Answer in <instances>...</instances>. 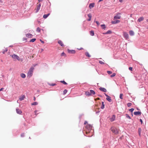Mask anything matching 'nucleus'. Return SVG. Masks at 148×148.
<instances>
[{
    "mask_svg": "<svg viewBox=\"0 0 148 148\" xmlns=\"http://www.w3.org/2000/svg\"><path fill=\"white\" fill-rule=\"evenodd\" d=\"M86 128L87 129L86 133L87 135L86 136L88 137L92 136V133H90V134L88 135L89 133H90V131H91V130L92 128V126L90 125H88L86 126Z\"/></svg>",
    "mask_w": 148,
    "mask_h": 148,
    "instance_id": "f257e3e1",
    "label": "nucleus"
},
{
    "mask_svg": "<svg viewBox=\"0 0 148 148\" xmlns=\"http://www.w3.org/2000/svg\"><path fill=\"white\" fill-rule=\"evenodd\" d=\"M111 131L115 134H117L119 132V130L116 127L112 126L110 129Z\"/></svg>",
    "mask_w": 148,
    "mask_h": 148,
    "instance_id": "f03ea898",
    "label": "nucleus"
},
{
    "mask_svg": "<svg viewBox=\"0 0 148 148\" xmlns=\"http://www.w3.org/2000/svg\"><path fill=\"white\" fill-rule=\"evenodd\" d=\"M34 68L33 67H31L29 69L27 72V76L29 77H31L33 75V70Z\"/></svg>",
    "mask_w": 148,
    "mask_h": 148,
    "instance_id": "7ed1b4c3",
    "label": "nucleus"
},
{
    "mask_svg": "<svg viewBox=\"0 0 148 148\" xmlns=\"http://www.w3.org/2000/svg\"><path fill=\"white\" fill-rule=\"evenodd\" d=\"M12 58L14 60L17 59L18 60H19L20 58L18 56L15 54H13L11 56Z\"/></svg>",
    "mask_w": 148,
    "mask_h": 148,
    "instance_id": "20e7f679",
    "label": "nucleus"
},
{
    "mask_svg": "<svg viewBox=\"0 0 148 148\" xmlns=\"http://www.w3.org/2000/svg\"><path fill=\"white\" fill-rule=\"evenodd\" d=\"M123 36L126 39H127L129 38L128 34L126 32H123Z\"/></svg>",
    "mask_w": 148,
    "mask_h": 148,
    "instance_id": "39448f33",
    "label": "nucleus"
},
{
    "mask_svg": "<svg viewBox=\"0 0 148 148\" xmlns=\"http://www.w3.org/2000/svg\"><path fill=\"white\" fill-rule=\"evenodd\" d=\"M90 92L88 91L85 92V95L86 96H89L92 93V90H90Z\"/></svg>",
    "mask_w": 148,
    "mask_h": 148,
    "instance_id": "423d86ee",
    "label": "nucleus"
},
{
    "mask_svg": "<svg viewBox=\"0 0 148 148\" xmlns=\"http://www.w3.org/2000/svg\"><path fill=\"white\" fill-rule=\"evenodd\" d=\"M120 14L118 13L117 14V15L114 17V19H119L121 18V16L119 15Z\"/></svg>",
    "mask_w": 148,
    "mask_h": 148,
    "instance_id": "0eeeda50",
    "label": "nucleus"
},
{
    "mask_svg": "<svg viewBox=\"0 0 148 148\" xmlns=\"http://www.w3.org/2000/svg\"><path fill=\"white\" fill-rule=\"evenodd\" d=\"M68 52L69 53H71L73 54L75 53V51L74 50H70L68 49Z\"/></svg>",
    "mask_w": 148,
    "mask_h": 148,
    "instance_id": "6e6552de",
    "label": "nucleus"
},
{
    "mask_svg": "<svg viewBox=\"0 0 148 148\" xmlns=\"http://www.w3.org/2000/svg\"><path fill=\"white\" fill-rule=\"evenodd\" d=\"M25 98V95H23L19 97V99L20 101H22Z\"/></svg>",
    "mask_w": 148,
    "mask_h": 148,
    "instance_id": "1a4fd4ad",
    "label": "nucleus"
},
{
    "mask_svg": "<svg viewBox=\"0 0 148 148\" xmlns=\"http://www.w3.org/2000/svg\"><path fill=\"white\" fill-rule=\"evenodd\" d=\"M26 36L28 38H31L33 36V35L31 34H27L26 35Z\"/></svg>",
    "mask_w": 148,
    "mask_h": 148,
    "instance_id": "9d476101",
    "label": "nucleus"
},
{
    "mask_svg": "<svg viewBox=\"0 0 148 148\" xmlns=\"http://www.w3.org/2000/svg\"><path fill=\"white\" fill-rule=\"evenodd\" d=\"M16 110L17 113L18 114H21L22 112V111L18 108H16Z\"/></svg>",
    "mask_w": 148,
    "mask_h": 148,
    "instance_id": "9b49d317",
    "label": "nucleus"
},
{
    "mask_svg": "<svg viewBox=\"0 0 148 148\" xmlns=\"http://www.w3.org/2000/svg\"><path fill=\"white\" fill-rule=\"evenodd\" d=\"M134 114L135 115H140L141 114V112H140L138 111L134 112Z\"/></svg>",
    "mask_w": 148,
    "mask_h": 148,
    "instance_id": "f8f14e48",
    "label": "nucleus"
},
{
    "mask_svg": "<svg viewBox=\"0 0 148 148\" xmlns=\"http://www.w3.org/2000/svg\"><path fill=\"white\" fill-rule=\"evenodd\" d=\"M115 119V116L114 115H113L112 117L110 118V121L111 122L114 121Z\"/></svg>",
    "mask_w": 148,
    "mask_h": 148,
    "instance_id": "ddd939ff",
    "label": "nucleus"
},
{
    "mask_svg": "<svg viewBox=\"0 0 148 148\" xmlns=\"http://www.w3.org/2000/svg\"><path fill=\"white\" fill-rule=\"evenodd\" d=\"M58 43L61 46L64 47V45L63 44L62 41H61L60 40H59L58 42Z\"/></svg>",
    "mask_w": 148,
    "mask_h": 148,
    "instance_id": "4468645a",
    "label": "nucleus"
},
{
    "mask_svg": "<svg viewBox=\"0 0 148 148\" xmlns=\"http://www.w3.org/2000/svg\"><path fill=\"white\" fill-rule=\"evenodd\" d=\"M99 89L100 90L104 92H107L105 88H99Z\"/></svg>",
    "mask_w": 148,
    "mask_h": 148,
    "instance_id": "2eb2a0df",
    "label": "nucleus"
},
{
    "mask_svg": "<svg viewBox=\"0 0 148 148\" xmlns=\"http://www.w3.org/2000/svg\"><path fill=\"white\" fill-rule=\"evenodd\" d=\"M50 14V13H49L47 14H44L43 16V18L45 19Z\"/></svg>",
    "mask_w": 148,
    "mask_h": 148,
    "instance_id": "dca6fc26",
    "label": "nucleus"
},
{
    "mask_svg": "<svg viewBox=\"0 0 148 148\" xmlns=\"http://www.w3.org/2000/svg\"><path fill=\"white\" fill-rule=\"evenodd\" d=\"M144 18L143 17H140L138 20V22H141V21H143L144 20Z\"/></svg>",
    "mask_w": 148,
    "mask_h": 148,
    "instance_id": "f3484780",
    "label": "nucleus"
},
{
    "mask_svg": "<svg viewBox=\"0 0 148 148\" xmlns=\"http://www.w3.org/2000/svg\"><path fill=\"white\" fill-rule=\"evenodd\" d=\"M120 21L119 20H116V21H112L111 23L112 24H115L119 23Z\"/></svg>",
    "mask_w": 148,
    "mask_h": 148,
    "instance_id": "a211bd4d",
    "label": "nucleus"
},
{
    "mask_svg": "<svg viewBox=\"0 0 148 148\" xmlns=\"http://www.w3.org/2000/svg\"><path fill=\"white\" fill-rule=\"evenodd\" d=\"M106 99L110 102H111L112 101L111 97L110 96L107 97Z\"/></svg>",
    "mask_w": 148,
    "mask_h": 148,
    "instance_id": "6ab92c4d",
    "label": "nucleus"
},
{
    "mask_svg": "<svg viewBox=\"0 0 148 148\" xmlns=\"http://www.w3.org/2000/svg\"><path fill=\"white\" fill-rule=\"evenodd\" d=\"M129 34L131 36H133L134 34V33L132 31H130L129 32Z\"/></svg>",
    "mask_w": 148,
    "mask_h": 148,
    "instance_id": "aec40b11",
    "label": "nucleus"
},
{
    "mask_svg": "<svg viewBox=\"0 0 148 148\" xmlns=\"http://www.w3.org/2000/svg\"><path fill=\"white\" fill-rule=\"evenodd\" d=\"M21 76L23 78H25L26 77L25 74L23 73L21 74Z\"/></svg>",
    "mask_w": 148,
    "mask_h": 148,
    "instance_id": "412c9836",
    "label": "nucleus"
},
{
    "mask_svg": "<svg viewBox=\"0 0 148 148\" xmlns=\"http://www.w3.org/2000/svg\"><path fill=\"white\" fill-rule=\"evenodd\" d=\"M85 54L86 56L88 57H90L91 56L89 53L87 52L85 53Z\"/></svg>",
    "mask_w": 148,
    "mask_h": 148,
    "instance_id": "4be33fe9",
    "label": "nucleus"
},
{
    "mask_svg": "<svg viewBox=\"0 0 148 148\" xmlns=\"http://www.w3.org/2000/svg\"><path fill=\"white\" fill-rule=\"evenodd\" d=\"M141 130H141V128H138V132L139 135L140 136V134H141Z\"/></svg>",
    "mask_w": 148,
    "mask_h": 148,
    "instance_id": "5701e85b",
    "label": "nucleus"
},
{
    "mask_svg": "<svg viewBox=\"0 0 148 148\" xmlns=\"http://www.w3.org/2000/svg\"><path fill=\"white\" fill-rule=\"evenodd\" d=\"M101 28H102V29H105L106 27L105 25L104 24L101 25Z\"/></svg>",
    "mask_w": 148,
    "mask_h": 148,
    "instance_id": "b1692460",
    "label": "nucleus"
},
{
    "mask_svg": "<svg viewBox=\"0 0 148 148\" xmlns=\"http://www.w3.org/2000/svg\"><path fill=\"white\" fill-rule=\"evenodd\" d=\"M101 108L102 109H103L104 108V104L103 102H102V106Z\"/></svg>",
    "mask_w": 148,
    "mask_h": 148,
    "instance_id": "393cba45",
    "label": "nucleus"
},
{
    "mask_svg": "<svg viewBox=\"0 0 148 148\" xmlns=\"http://www.w3.org/2000/svg\"><path fill=\"white\" fill-rule=\"evenodd\" d=\"M38 103L37 102H33L32 103V105L35 106V105H38Z\"/></svg>",
    "mask_w": 148,
    "mask_h": 148,
    "instance_id": "a878e982",
    "label": "nucleus"
},
{
    "mask_svg": "<svg viewBox=\"0 0 148 148\" xmlns=\"http://www.w3.org/2000/svg\"><path fill=\"white\" fill-rule=\"evenodd\" d=\"M40 7L37 6L36 9V13H37L38 12V11H39L40 9Z\"/></svg>",
    "mask_w": 148,
    "mask_h": 148,
    "instance_id": "bb28decb",
    "label": "nucleus"
},
{
    "mask_svg": "<svg viewBox=\"0 0 148 148\" xmlns=\"http://www.w3.org/2000/svg\"><path fill=\"white\" fill-rule=\"evenodd\" d=\"M36 40V38H33V39H32L31 40H30L29 42H34Z\"/></svg>",
    "mask_w": 148,
    "mask_h": 148,
    "instance_id": "cd10ccee",
    "label": "nucleus"
},
{
    "mask_svg": "<svg viewBox=\"0 0 148 148\" xmlns=\"http://www.w3.org/2000/svg\"><path fill=\"white\" fill-rule=\"evenodd\" d=\"M36 31L37 32H40V29L39 27H38L37 28Z\"/></svg>",
    "mask_w": 148,
    "mask_h": 148,
    "instance_id": "c85d7f7f",
    "label": "nucleus"
},
{
    "mask_svg": "<svg viewBox=\"0 0 148 148\" xmlns=\"http://www.w3.org/2000/svg\"><path fill=\"white\" fill-rule=\"evenodd\" d=\"M111 32L110 30L104 33V34H108L111 33Z\"/></svg>",
    "mask_w": 148,
    "mask_h": 148,
    "instance_id": "c756f323",
    "label": "nucleus"
},
{
    "mask_svg": "<svg viewBox=\"0 0 148 148\" xmlns=\"http://www.w3.org/2000/svg\"><path fill=\"white\" fill-rule=\"evenodd\" d=\"M123 94L121 93L120 94L119 97L121 99H123Z\"/></svg>",
    "mask_w": 148,
    "mask_h": 148,
    "instance_id": "7c9ffc66",
    "label": "nucleus"
},
{
    "mask_svg": "<svg viewBox=\"0 0 148 148\" xmlns=\"http://www.w3.org/2000/svg\"><path fill=\"white\" fill-rule=\"evenodd\" d=\"M49 85L51 86H54L56 85V84H49Z\"/></svg>",
    "mask_w": 148,
    "mask_h": 148,
    "instance_id": "2f4dec72",
    "label": "nucleus"
},
{
    "mask_svg": "<svg viewBox=\"0 0 148 148\" xmlns=\"http://www.w3.org/2000/svg\"><path fill=\"white\" fill-rule=\"evenodd\" d=\"M61 83H63L64 84H65V85H66L67 84L66 82H65L64 81H61L60 82Z\"/></svg>",
    "mask_w": 148,
    "mask_h": 148,
    "instance_id": "473e14b6",
    "label": "nucleus"
},
{
    "mask_svg": "<svg viewBox=\"0 0 148 148\" xmlns=\"http://www.w3.org/2000/svg\"><path fill=\"white\" fill-rule=\"evenodd\" d=\"M67 90H66V89L64 90L63 91V94L65 95V94H66V93H67Z\"/></svg>",
    "mask_w": 148,
    "mask_h": 148,
    "instance_id": "72a5a7b5",
    "label": "nucleus"
},
{
    "mask_svg": "<svg viewBox=\"0 0 148 148\" xmlns=\"http://www.w3.org/2000/svg\"><path fill=\"white\" fill-rule=\"evenodd\" d=\"M7 51H8V49H7V48H5V50H4V51H3V53L4 54Z\"/></svg>",
    "mask_w": 148,
    "mask_h": 148,
    "instance_id": "f704fd0d",
    "label": "nucleus"
},
{
    "mask_svg": "<svg viewBox=\"0 0 148 148\" xmlns=\"http://www.w3.org/2000/svg\"><path fill=\"white\" fill-rule=\"evenodd\" d=\"M89 7L90 9H91L92 8V3H91L90 4Z\"/></svg>",
    "mask_w": 148,
    "mask_h": 148,
    "instance_id": "c9c22d12",
    "label": "nucleus"
},
{
    "mask_svg": "<svg viewBox=\"0 0 148 148\" xmlns=\"http://www.w3.org/2000/svg\"><path fill=\"white\" fill-rule=\"evenodd\" d=\"M116 75V74L115 73H113L112 75H110V77H114Z\"/></svg>",
    "mask_w": 148,
    "mask_h": 148,
    "instance_id": "e433bc0d",
    "label": "nucleus"
},
{
    "mask_svg": "<svg viewBox=\"0 0 148 148\" xmlns=\"http://www.w3.org/2000/svg\"><path fill=\"white\" fill-rule=\"evenodd\" d=\"M107 73L109 75H110L112 73V71H107Z\"/></svg>",
    "mask_w": 148,
    "mask_h": 148,
    "instance_id": "4c0bfd02",
    "label": "nucleus"
},
{
    "mask_svg": "<svg viewBox=\"0 0 148 148\" xmlns=\"http://www.w3.org/2000/svg\"><path fill=\"white\" fill-rule=\"evenodd\" d=\"M127 106L128 107H129L130 106L132 105V103H127Z\"/></svg>",
    "mask_w": 148,
    "mask_h": 148,
    "instance_id": "58836bf2",
    "label": "nucleus"
},
{
    "mask_svg": "<svg viewBox=\"0 0 148 148\" xmlns=\"http://www.w3.org/2000/svg\"><path fill=\"white\" fill-rule=\"evenodd\" d=\"M134 110V109L132 108L130 109L129 110L131 112H132Z\"/></svg>",
    "mask_w": 148,
    "mask_h": 148,
    "instance_id": "ea45409f",
    "label": "nucleus"
},
{
    "mask_svg": "<svg viewBox=\"0 0 148 148\" xmlns=\"http://www.w3.org/2000/svg\"><path fill=\"white\" fill-rule=\"evenodd\" d=\"M99 63L101 64H104V62L102 61H99Z\"/></svg>",
    "mask_w": 148,
    "mask_h": 148,
    "instance_id": "a19ab883",
    "label": "nucleus"
},
{
    "mask_svg": "<svg viewBox=\"0 0 148 148\" xmlns=\"http://www.w3.org/2000/svg\"><path fill=\"white\" fill-rule=\"evenodd\" d=\"M126 117L127 118H129V119H130L131 118L127 114H126Z\"/></svg>",
    "mask_w": 148,
    "mask_h": 148,
    "instance_id": "79ce46f5",
    "label": "nucleus"
},
{
    "mask_svg": "<svg viewBox=\"0 0 148 148\" xmlns=\"http://www.w3.org/2000/svg\"><path fill=\"white\" fill-rule=\"evenodd\" d=\"M88 16L89 18H91L92 16L90 14H88Z\"/></svg>",
    "mask_w": 148,
    "mask_h": 148,
    "instance_id": "37998d69",
    "label": "nucleus"
},
{
    "mask_svg": "<svg viewBox=\"0 0 148 148\" xmlns=\"http://www.w3.org/2000/svg\"><path fill=\"white\" fill-rule=\"evenodd\" d=\"M65 55H66L65 54L64 52H62L61 54V56H64V55L65 56Z\"/></svg>",
    "mask_w": 148,
    "mask_h": 148,
    "instance_id": "c03bdc74",
    "label": "nucleus"
},
{
    "mask_svg": "<svg viewBox=\"0 0 148 148\" xmlns=\"http://www.w3.org/2000/svg\"><path fill=\"white\" fill-rule=\"evenodd\" d=\"M24 136V134L23 133L21 134V136L22 137H23Z\"/></svg>",
    "mask_w": 148,
    "mask_h": 148,
    "instance_id": "a18cd8bd",
    "label": "nucleus"
},
{
    "mask_svg": "<svg viewBox=\"0 0 148 148\" xmlns=\"http://www.w3.org/2000/svg\"><path fill=\"white\" fill-rule=\"evenodd\" d=\"M90 35L92 36V30L90 31Z\"/></svg>",
    "mask_w": 148,
    "mask_h": 148,
    "instance_id": "49530a36",
    "label": "nucleus"
},
{
    "mask_svg": "<svg viewBox=\"0 0 148 148\" xmlns=\"http://www.w3.org/2000/svg\"><path fill=\"white\" fill-rule=\"evenodd\" d=\"M129 69L131 71H132V67H130L129 68Z\"/></svg>",
    "mask_w": 148,
    "mask_h": 148,
    "instance_id": "de8ad7c7",
    "label": "nucleus"
},
{
    "mask_svg": "<svg viewBox=\"0 0 148 148\" xmlns=\"http://www.w3.org/2000/svg\"><path fill=\"white\" fill-rule=\"evenodd\" d=\"M96 23H97V25H99V22L97 21H96Z\"/></svg>",
    "mask_w": 148,
    "mask_h": 148,
    "instance_id": "09e8293b",
    "label": "nucleus"
},
{
    "mask_svg": "<svg viewBox=\"0 0 148 148\" xmlns=\"http://www.w3.org/2000/svg\"><path fill=\"white\" fill-rule=\"evenodd\" d=\"M140 121L141 122V124H142L143 123V121H142V119H140Z\"/></svg>",
    "mask_w": 148,
    "mask_h": 148,
    "instance_id": "8fccbe9b",
    "label": "nucleus"
},
{
    "mask_svg": "<svg viewBox=\"0 0 148 148\" xmlns=\"http://www.w3.org/2000/svg\"><path fill=\"white\" fill-rule=\"evenodd\" d=\"M27 39L26 38H23V40H27Z\"/></svg>",
    "mask_w": 148,
    "mask_h": 148,
    "instance_id": "3c124183",
    "label": "nucleus"
},
{
    "mask_svg": "<svg viewBox=\"0 0 148 148\" xmlns=\"http://www.w3.org/2000/svg\"><path fill=\"white\" fill-rule=\"evenodd\" d=\"M40 40L41 42L42 43H44V42L43 41L41 40Z\"/></svg>",
    "mask_w": 148,
    "mask_h": 148,
    "instance_id": "603ef678",
    "label": "nucleus"
},
{
    "mask_svg": "<svg viewBox=\"0 0 148 148\" xmlns=\"http://www.w3.org/2000/svg\"><path fill=\"white\" fill-rule=\"evenodd\" d=\"M4 89V88H1L0 89V91H1L3 90Z\"/></svg>",
    "mask_w": 148,
    "mask_h": 148,
    "instance_id": "864d4df0",
    "label": "nucleus"
},
{
    "mask_svg": "<svg viewBox=\"0 0 148 148\" xmlns=\"http://www.w3.org/2000/svg\"><path fill=\"white\" fill-rule=\"evenodd\" d=\"M88 122H87V121H85L84 123V124H86Z\"/></svg>",
    "mask_w": 148,
    "mask_h": 148,
    "instance_id": "5fc2aeb1",
    "label": "nucleus"
},
{
    "mask_svg": "<svg viewBox=\"0 0 148 148\" xmlns=\"http://www.w3.org/2000/svg\"><path fill=\"white\" fill-rule=\"evenodd\" d=\"M124 0H119V2L121 3H122Z\"/></svg>",
    "mask_w": 148,
    "mask_h": 148,
    "instance_id": "6e6d98bb",
    "label": "nucleus"
},
{
    "mask_svg": "<svg viewBox=\"0 0 148 148\" xmlns=\"http://www.w3.org/2000/svg\"><path fill=\"white\" fill-rule=\"evenodd\" d=\"M38 6L40 7V6H41V4L40 3L38 5Z\"/></svg>",
    "mask_w": 148,
    "mask_h": 148,
    "instance_id": "4d7b16f0",
    "label": "nucleus"
},
{
    "mask_svg": "<svg viewBox=\"0 0 148 148\" xmlns=\"http://www.w3.org/2000/svg\"><path fill=\"white\" fill-rule=\"evenodd\" d=\"M91 18H89L88 19V21H90L91 20Z\"/></svg>",
    "mask_w": 148,
    "mask_h": 148,
    "instance_id": "13d9d810",
    "label": "nucleus"
},
{
    "mask_svg": "<svg viewBox=\"0 0 148 148\" xmlns=\"http://www.w3.org/2000/svg\"><path fill=\"white\" fill-rule=\"evenodd\" d=\"M99 98H97L96 99H95V101H96V100H99Z\"/></svg>",
    "mask_w": 148,
    "mask_h": 148,
    "instance_id": "bf43d9fd",
    "label": "nucleus"
},
{
    "mask_svg": "<svg viewBox=\"0 0 148 148\" xmlns=\"http://www.w3.org/2000/svg\"><path fill=\"white\" fill-rule=\"evenodd\" d=\"M105 95L107 97H109V96L108 95H107L106 94H105Z\"/></svg>",
    "mask_w": 148,
    "mask_h": 148,
    "instance_id": "052dcab7",
    "label": "nucleus"
},
{
    "mask_svg": "<svg viewBox=\"0 0 148 148\" xmlns=\"http://www.w3.org/2000/svg\"><path fill=\"white\" fill-rule=\"evenodd\" d=\"M35 100H36V98L35 97H34V100L35 101Z\"/></svg>",
    "mask_w": 148,
    "mask_h": 148,
    "instance_id": "680f3d73",
    "label": "nucleus"
},
{
    "mask_svg": "<svg viewBox=\"0 0 148 148\" xmlns=\"http://www.w3.org/2000/svg\"><path fill=\"white\" fill-rule=\"evenodd\" d=\"M42 1V0H38V2H41Z\"/></svg>",
    "mask_w": 148,
    "mask_h": 148,
    "instance_id": "e2e57ef3",
    "label": "nucleus"
},
{
    "mask_svg": "<svg viewBox=\"0 0 148 148\" xmlns=\"http://www.w3.org/2000/svg\"><path fill=\"white\" fill-rule=\"evenodd\" d=\"M95 94V92L93 90V95H94Z\"/></svg>",
    "mask_w": 148,
    "mask_h": 148,
    "instance_id": "0e129e2a",
    "label": "nucleus"
},
{
    "mask_svg": "<svg viewBox=\"0 0 148 148\" xmlns=\"http://www.w3.org/2000/svg\"><path fill=\"white\" fill-rule=\"evenodd\" d=\"M103 0H99V2H100L102 1H103Z\"/></svg>",
    "mask_w": 148,
    "mask_h": 148,
    "instance_id": "69168bd1",
    "label": "nucleus"
},
{
    "mask_svg": "<svg viewBox=\"0 0 148 148\" xmlns=\"http://www.w3.org/2000/svg\"><path fill=\"white\" fill-rule=\"evenodd\" d=\"M83 48H81L80 49H79V50H81V49H83Z\"/></svg>",
    "mask_w": 148,
    "mask_h": 148,
    "instance_id": "338daca9",
    "label": "nucleus"
},
{
    "mask_svg": "<svg viewBox=\"0 0 148 148\" xmlns=\"http://www.w3.org/2000/svg\"><path fill=\"white\" fill-rule=\"evenodd\" d=\"M13 46L12 45H11L10 46V47H12Z\"/></svg>",
    "mask_w": 148,
    "mask_h": 148,
    "instance_id": "774afa93",
    "label": "nucleus"
}]
</instances>
